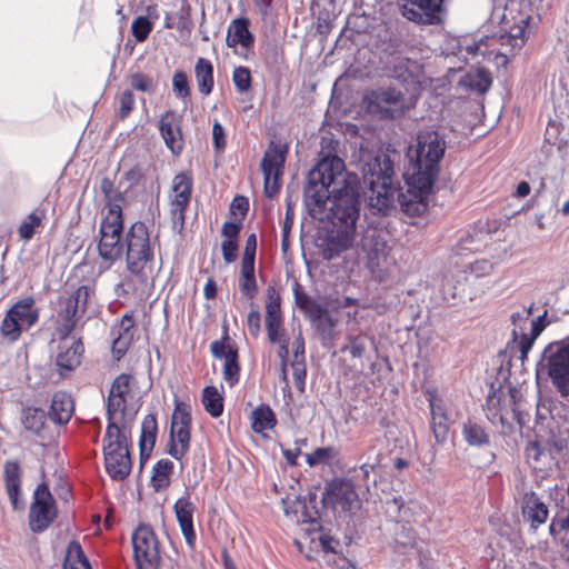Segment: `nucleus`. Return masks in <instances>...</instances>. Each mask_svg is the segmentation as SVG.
Masks as SVG:
<instances>
[{
	"label": "nucleus",
	"mask_w": 569,
	"mask_h": 569,
	"mask_svg": "<svg viewBox=\"0 0 569 569\" xmlns=\"http://www.w3.org/2000/svg\"><path fill=\"white\" fill-rule=\"evenodd\" d=\"M359 188L358 176L348 172L338 156L321 158L308 173L303 198L309 213L331 222L321 246L326 260L338 257L355 240L360 214Z\"/></svg>",
	"instance_id": "nucleus-1"
},
{
	"label": "nucleus",
	"mask_w": 569,
	"mask_h": 569,
	"mask_svg": "<svg viewBox=\"0 0 569 569\" xmlns=\"http://www.w3.org/2000/svg\"><path fill=\"white\" fill-rule=\"evenodd\" d=\"M446 148L445 137L438 131L423 130L418 133L416 159L406 174V192L393 183V163L388 156L369 161L363 168V182L371 192L370 207L387 214L393 208L397 197L406 214L421 217L426 213Z\"/></svg>",
	"instance_id": "nucleus-2"
},
{
	"label": "nucleus",
	"mask_w": 569,
	"mask_h": 569,
	"mask_svg": "<svg viewBox=\"0 0 569 569\" xmlns=\"http://www.w3.org/2000/svg\"><path fill=\"white\" fill-rule=\"evenodd\" d=\"M134 378L119 375L112 382L106 405L107 427L102 438V451L130 450L132 429L139 411L131 392Z\"/></svg>",
	"instance_id": "nucleus-3"
},
{
	"label": "nucleus",
	"mask_w": 569,
	"mask_h": 569,
	"mask_svg": "<svg viewBox=\"0 0 569 569\" xmlns=\"http://www.w3.org/2000/svg\"><path fill=\"white\" fill-rule=\"evenodd\" d=\"M126 261L130 281L136 290L144 291L153 286L154 253L146 224L134 222L126 237Z\"/></svg>",
	"instance_id": "nucleus-4"
},
{
	"label": "nucleus",
	"mask_w": 569,
	"mask_h": 569,
	"mask_svg": "<svg viewBox=\"0 0 569 569\" xmlns=\"http://www.w3.org/2000/svg\"><path fill=\"white\" fill-rule=\"evenodd\" d=\"M520 393L517 388L509 387L508 391H493L486 399V416L492 425L512 429L517 423L520 428L527 425L528 413L521 409Z\"/></svg>",
	"instance_id": "nucleus-5"
},
{
	"label": "nucleus",
	"mask_w": 569,
	"mask_h": 569,
	"mask_svg": "<svg viewBox=\"0 0 569 569\" xmlns=\"http://www.w3.org/2000/svg\"><path fill=\"white\" fill-rule=\"evenodd\" d=\"M361 249L366 252V266L372 278L380 283L387 281L396 268V261L389 254L387 232L368 227L361 238Z\"/></svg>",
	"instance_id": "nucleus-6"
},
{
	"label": "nucleus",
	"mask_w": 569,
	"mask_h": 569,
	"mask_svg": "<svg viewBox=\"0 0 569 569\" xmlns=\"http://www.w3.org/2000/svg\"><path fill=\"white\" fill-rule=\"evenodd\" d=\"M122 231V208L112 204V209L107 212L100 224L98 251L103 260L112 262L121 257L123 252Z\"/></svg>",
	"instance_id": "nucleus-7"
},
{
	"label": "nucleus",
	"mask_w": 569,
	"mask_h": 569,
	"mask_svg": "<svg viewBox=\"0 0 569 569\" xmlns=\"http://www.w3.org/2000/svg\"><path fill=\"white\" fill-rule=\"evenodd\" d=\"M131 541L137 569H160L162 562L160 542L151 526H138L131 535Z\"/></svg>",
	"instance_id": "nucleus-8"
},
{
	"label": "nucleus",
	"mask_w": 569,
	"mask_h": 569,
	"mask_svg": "<svg viewBox=\"0 0 569 569\" xmlns=\"http://www.w3.org/2000/svg\"><path fill=\"white\" fill-rule=\"evenodd\" d=\"M191 421L190 406L176 400L171 417L168 451L176 460H181L190 449Z\"/></svg>",
	"instance_id": "nucleus-9"
},
{
	"label": "nucleus",
	"mask_w": 569,
	"mask_h": 569,
	"mask_svg": "<svg viewBox=\"0 0 569 569\" xmlns=\"http://www.w3.org/2000/svg\"><path fill=\"white\" fill-rule=\"evenodd\" d=\"M57 517L54 499L46 483H39L33 491L29 508V528L33 533L46 531Z\"/></svg>",
	"instance_id": "nucleus-10"
},
{
	"label": "nucleus",
	"mask_w": 569,
	"mask_h": 569,
	"mask_svg": "<svg viewBox=\"0 0 569 569\" xmlns=\"http://www.w3.org/2000/svg\"><path fill=\"white\" fill-rule=\"evenodd\" d=\"M542 356L552 382L562 396H569V342H552Z\"/></svg>",
	"instance_id": "nucleus-11"
},
{
	"label": "nucleus",
	"mask_w": 569,
	"mask_h": 569,
	"mask_svg": "<svg viewBox=\"0 0 569 569\" xmlns=\"http://www.w3.org/2000/svg\"><path fill=\"white\" fill-rule=\"evenodd\" d=\"M171 190L173 196L170 200V218L172 229L181 232L184 228L186 212L189 207L193 179L190 172H179L173 177Z\"/></svg>",
	"instance_id": "nucleus-12"
},
{
	"label": "nucleus",
	"mask_w": 569,
	"mask_h": 569,
	"mask_svg": "<svg viewBox=\"0 0 569 569\" xmlns=\"http://www.w3.org/2000/svg\"><path fill=\"white\" fill-rule=\"evenodd\" d=\"M443 0H399L403 18L419 26L439 24L443 20Z\"/></svg>",
	"instance_id": "nucleus-13"
},
{
	"label": "nucleus",
	"mask_w": 569,
	"mask_h": 569,
	"mask_svg": "<svg viewBox=\"0 0 569 569\" xmlns=\"http://www.w3.org/2000/svg\"><path fill=\"white\" fill-rule=\"evenodd\" d=\"M210 352L213 358L223 361V379L230 388L234 387L240 379L239 355L236 343L230 340L227 327L223 328L221 339L210 343Z\"/></svg>",
	"instance_id": "nucleus-14"
},
{
	"label": "nucleus",
	"mask_w": 569,
	"mask_h": 569,
	"mask_svg": "<svg viewBox=\"0 0 569 569\" xmlns=\"http://www.w3.org/2000/svg\"><path fill=\"white\" fill-rule=\"evenodd\" d=\"M287 151V146L271 143L262 158L264 191L269 197L280 188L278 180L282 173Z\"/></svg>",
	"instance_id": "nucleus-15"
},
{
	"label": "nucleus",
	"mask_w": 569,
	"mask_h": 569,
	"mask_svg": "<svg viewBox=\"0 0 569 569\" xmlns=\"http://www.w3.org/2000/svg\"><path fill=\"white\" fill-rule=\"evenodd\" d=\"M323 500L335 509L351 511L358 503V493L351 480L336 478L326 486Z\"/></svg>",
	"instance_id": "nucleus-16"
},
{
	"label": "nucleus",
	"mask_w": 569,
	"mask_h": 569,
	"mask_svg": "<svg viewBox=\"0 0 569 569\" xmlns=\"http://www.w3.org/2000/svg\"><path fill=\"white\" fill-rule=\"evenodd\" d=\"M266 300V329L271 343L280 342L283 336L281 298L278 290L269 286Z\"/></svg>",
	"instance_id": "nucleus-17"
},
{
	"label": "nucleus",
	"mask_w": 569,
	"mask_h": 569,
	"mask_svg": "<svg viewBox=\"0 0 569 569\" xmlns=\"http://www.w3.org/2000/svg\"><path fill=\"white\" fill-rule=\"evenodd\" d=\"M58 351L53 358L52 371L57 372L60 379L69 378L71 375V343L68 338L71 335V318L66 316L64 323L58 328Z\"/></svg>",
	"instance_id": "nucleus-18"
},
{
	"label": "nucleus",
	"mask_w": 569,
	"mask_h": 569,
	"mask_svg": "<svg viewBox=\"0 0 569 569\" xmlns=\"http://www.w3.org/2000/svg\"><path fill=\"white\" fill-rule=\"evenodd\" d=\"M159 131L166 147L172 154L179 156L184 144L180 117L172 110L164 112L159 120Z\"/></svg>",
	"instance_id": "nucleus-19"
},
{
	"label": "nucleus",
	"mask_w": 569,
	"mask_h": 569,
	"mask_svg": "<svg viewBox=\"0 0 569 569\" xmlns=\"http://www.w3.org/2000/svg\"><path fill=\"white\" fill-rule=\"evenodd\" d=\"M521 513L530 525V528L537 530L549 517V509L542 499L533 490L525 491L520 500Z\"/></svg>",
	"instance_id": "nucleus-20"
},
{
	"label": "nucleus",
	"mask_w": 569,
	"mask_h": 569,
	"mask_svg": "<svg viewBox=\"0 0 569 569\" xmlns=\"http://www.w3.org/2000/svg\"><path fill=\"white\" fill-rule=\"evenodd\" d=\"M173 510L176 513L177 521L179 523V527L181 529L182 536L186 539L187 545L190 548L194 547L196 543V531L193 527V513L196 511L194 503L190 500L189 495H184L183 497L179 498L174 506Z\"/></svg>",
	"instance_id": "nucleus-21"
},
{
	"label": "nucleus",
	"mask_w": 569,
	"mask_h": 569,
	"mask_svg": "<svg viewBox=\"0 0 569 569\" xmlns=\"http://www.w3.org/2000/svg\"><path fill=\"white\" fill-rule=\"evenodd\" d=\"M375 97L380 111L391 119L401 117L407 110L406 97L397 89L382 88Z\"/></svg>",
	"instance_id": "nucleus-22"
},
{
	"label": "nucleus",
	"mask_w": 569,
	"mask_h": 569,
	"mask_svg": "<svg viewBox=\"0 0 569 569\" xmlns=\"http://www.w3.org/2000/svg\"><path fill=\"white\" fill-rule=\"evenodd\" d=\"M102 453L106 472L113 481H123L129 477L132 469L130 450L102 451Z\"/></svg>",
	"instance_id": "nucleus-23"
},
{
	"label": "nucleus",
	"mask_w": 569,
	"mask_h": 569,
	"mask_svg": "<svg viewBox=\"0 0 569 569\" xmlns=\"http://www.w3.org/2000/svg\"><path fill=\"white\" fill-rule=\"evenodd\" d=\"M6 490L16 511L24 509L26 503L21 497V468L17 461H7L4 465Z\"/></svg>",
	"instance_id": "nucleus-24"
},
{
	"label": "nucleus",
	"mask_w": 569,
	"mask_h": 569,
	"mask_svg": "<svg viewBox=\"0 0 569 569\" xmlns=\"http://www.w3.org/2000/svg\"><path fill=\"white\" fill-rule=\"evenodd\" d=\"M250 20L246 17L233 19L227 30L226 43L229 48L240 46L248 51L253 48L254 36L249 30Z\"/></svg>",
	"instance_id": "nucleus-25"
},
{
	"label": "nucleus",
	"mask_w": 569,
	"mask_h": 569,
	"mask_svg": "<svg viewBox=\"0 0 569 569\" xmlns=\"http://www.w3.org/2000/svg\"><path fill=\"white\" fill-rule=\"evenodd\" d=\"M93 289L90 282L80 286L76 292H73V330L76 329V322L83 316L94 312L93 309Z\"/></svg>",
	"instance_id": "nucleus-26"
},
{
	"label": "nucleus",
	"mask_w": 569,
	"mask_h": 569,
	"mask_svg": "<svg viewBox=\"0 0 569 569\" xmlns=\"http://www.w3.org/2000/svg\"><path fill=\"white\" fill-rule=\"evenodd\" d=\"M19 323L24 330L30 329L39 319V310L34 308V300L32 297H26L16 302L10 309Z\"/></svg>",
	"instance_id": "nucleus-27"
},
{
	"label": "nucleus",
	"mask_w": 569,
	"mask_h": 569,
	"mask_svg": "<svg viewBox=\"0 0 569 569\" xmlns=\"http://www.w3.org/2000/svg\"><path fill=\"white\" fill-rule=\"evenodd\" d=\"M49 417L59 425L68 423L71 419V395L59 391L53 395Z\"/></svg>",
	"instance_id": "nucleus-28"
},
{
	"label": "nucleus",
	"mask_w": 569,
	"mask_h": 569,
	"mask_svg": "<svg viewBox=\"0 0 569 569\" xmlns=\"http://www.w3.org/2000/svg\"><path fill=\"white\" fill-rule=\"evenodd\" d=\"M194 76L199 92L203 96L210 94L214 86L212 63L206 58H198Z\"/></svg>",
	"instance_id": "nucleus-29"
},
{
	"label": "nucleus",
	"mask_w": 569,
	"mask_h": 569,
	"mask_svg": "<svg viewBox=\"0 0 569 569\" xmlns=\"http://www.w3.org/2000/svg\"><path fill=\"white\" fill-rule=\"evenodd\" d=\"M292 291L295 305L309 320L312 317H319V315H321L323 306L306 293L299 282H295Z\"/></svg>",
	"instance_id": "nucleus-30"
},
{
	"label": "nucleus",
	"mask_w": 569,
	"mask_h": 569,
	"mask_svg": "<svg viewBox=\"0 0 569 569\" xmlns=\"http://www.w3.org/2000/svg\"><path fill=\"white\" fill-rule=\"evenodd\" d=\"M546 316L547 311L542 316L537 317L531 320V330L530 333L521 332L518 341V347L520 351V359L525 361L528 356V352L533 346L535 340L540 336V333L546 328Z\"/></svg>",
	"instance_id": "nucleus-31"
},
{
	"label": "nucleus",
	"mask_w": 569,
	"mask_h": 569,
	"mask_svg": "<svg viewBox=\"0 0 569 569\" xmlns=\"http://www.w3.org/2000/svg\"><path fill=\"white\" fill-rule=\"evenodd\" d=\"M460 84L468 88L470 91L483 94L490 89L492 78L488 70L478 69L476 72H469L462 77Z\"/></svg>",
	"instance_id": "nucleus-32"
},
{
	"label": "nucleus",
	"mask_w": 569,
	"mask_h": 569,
	"mask_svg": "<svg viewBox=\"0 0 569 569\" xmlns=\"http://www.w3.org/2000/svg\"><path fill=\"white\" fill-rule=\"evenodd\" d=\"M461 432L465 441L471 447H485L490 443L486 429L470 419L462 423Z\"/></svg>",
	"instance_id": "nucleus-33"
},
{
	"label": "nucleus",
	"mask_w": 569,
	"mask_h": 569,
	"mask_svg": "<svg viewBox=\"0 0 569 569\" xmlns=\"http://www.w3.org/2000/svg\"><path fill=\"white\" fill-rule=\"evenodd\" d=\"M395 550L405 553L407 549L416 546L417 533L415 529L405 522H397L393 530Z\"/></svg>",
	"instance_id": "nucleus-34"
},
{
	"label": "nucleus",
	"mask_w": 569,
	"mask_h": 569,
	"mask_svg": "<svg viewBox=\"0 0 569 569\" xmlns=\"http://www.w3.org/2000/svg\"><path fill=\"white\" fill-rule=\"evenodd\" d=\"M277 419L268 405H260L251 412V428L257 433L273 429Z\"/></svg>",
	"instance_id": "nucleus-35"
},
{
	"label": "nucleus",
	"mask_w": 569,
	"mask_h": 569,
	"mask_svg": "<svg viewBox=\"0 0 569 569\" xmlns=\"http://www.w3.org/2000/svg\"><path fill=\"white\" fill-rule=\"evenodd\" d=\"M174 465L169 459H160L152 469L151 486L154 491H161L170 486Z\"/></svg>",
	"instance_id": "nucleus-36"
},
{
	"label": "nucleus",
	"mask_w": 569,
	"mask_h": 569,
	"mask_svg": "<svg viewBox=\"0 0 569 569\" xmlns=\"http://www.w3.org/2000/svg\"><path fill=\"white\" fill-rule=\"evenodd\" d=\"M158 423L154 415H147L141 422L139 449L142 452L152 451L157 440Z\"/></svg>",
	"instance_id": "nucleus-37"
},
{
	"label": "nucleus",
	"mask_w": 569,
	"mask_h": 569,
	"mask_svg": "<svg viewBox=\"0 0 569 569\" xmlns=\"http://www.w3.org/2000/svg\"><path fill=\"white\" fill-rule=\"evenodd\" d=\"M201 402L203 405L204 410L212 417L218 418L222 415L224 406H223V396L217 387L207 386L202 390Z\"/></svg>",
	"instance_id": "nucleus-38"
},
{
	"label": "nucleus",
	"mask_w": 569,
	"mask_h": 569,
	"mask_svg": "<svg viewBox=\"0 0 569 569\" xmlns=\"http://www.w3.org/2000/svg\"><path fill=\"white\" fill-rule=\"evenodd\" d=\"M46 412L40 408L28 407L23 409L21 422L24 429L33 435H39L46 423Z\"/></svg>",
	"instance_id": "nucleus-39"
},
{
	"label": "nucleus",
	"mask_w": 569,
	"mask_h": 569,
	"mask_svg": "<svg viewBox=\"0 0 569 569\" xmlns=\"http://www.w3.org/2000/svg\"><path fill=\"white\" fill-rule=\"evenodd\" d=\"M44 213L42 210H33L19 227V236L21 239L29 241L42 221Z\"/></svg>",
	"instance_id": "nucleus-40"
},
{
	"label": "nucleus",
	"mask_w": 569,
	"mask_h": 569,
	"mask_svg": "<svg viewBox=\"0 0 569 569\" xmlns=\"http://www.w3.org/2000/svg\"><path fill=\"white\" fill-rule=\"evenodd\" d=\"M100 192L103 194L106 207L108 211L112 209V204L121 207L123 198L120 192L116 189L114 183L109 178H102L99 186Z\"/></svg>",
	"instance_id": "nucleus-41"
},
{
	"label": "nucleus",
	"mask_w": 569,
	"mask_h": 569,
	"mask_svg": "<svg viewBox=\"0 0 569 569\" xmlns=\"http://www.w3.org/2000/svg\"><path fill=\"white\" fill-rule=\"evenodd\" d=\"M1 333L4 338L9 339L10 341H17L24 328L19 323L17 318L11 315V311L8 310L2 323H1Z\"/></svg>",
	"instance_id": "nucleus-42"
},
{
	"label": "nucleus",
	"mask_w": 569,
	"mask_h": 569,
	"mask_svg": "<svg viewBox=\"0 0 569 569\" xmlns=\"http://www.w3.org/2000/svg\"><path fill=\"white\" fill-rule=\"evenodd\" d=\"M430 426L436 441L438 443H445L450 428L449 416L431 417Z\"/></svg>",
	"instance_id": "nucleus-43"
},
{
	"label": "nucleus",
	"mask_w": 569,
	"mask_h": 569,
	"mask_svg": "<svg viewBox=\"0 0 569 569\" xmlns=\"http://www.w3.org/2000/svg\"><path fill=\"white\" fill-rule=\"evenodd\" d=\"M341 352H349L352 358H361L366 351V336L348 335L347 343L341 347Z\"/></svg>",
	"instance_id": "nucleus-44"
},
{
	"label": "nucleus",
	"mask_w": 569,
	"mask_h": 569,
	"mask_svg": "<svg viewBox=\"0 0 569 569\" xmlns=\"http://www.w3.org/2000/svg\"><path fill=\"white\" fill-rule=\"evenodd\" d=\"M152 22L143 16L137 17L131 24V32L137 42H143L152 31Z\"/></svg>",
	"instance_id": "nucleus-45"
},
{
	"label": "nucleus",
	"mask_w": 569,
	"mask_h": 569,
	"mask_svg": "<svg viewBox=\"0 0 569 569\" xmlns=\"http://www.w3.org/2000/svg\"><path fill=\"white\" fill-rule=\"evenodd\" d=\"M295 212L290 204H288L286 210L284 220L281 226V251L283 256H287L290 248V232L293 227Z\"/></svg>",
	"instance_id": "nucleus-46"
},
{
	"label": "nucleus",
	"mask_w": 569,
	"mask_h": 569,
	"mask_svg": "<svg viewBox=\"0 0 569 569\" xmlns=\"http://www.w3.org/2000/svg\"><path fill=\"white\" fill-rule=\"evenodd\" d=\"M310 322L322 336H331L335 327V320L327 308L323 307L321 315H319V317H312Z\"/></svg>",
	"instance_id": "nucleus-47"
},
{
	"label": "nucleus",
	"mask_w": 569,
	"mask_h": 569,
	"mask_svg": "<svg viewBox=\"0 0 569 569\" xmlns=\"http://www.w3.org/2000/svg\"><path fill=\"white\" fill-rule=\"evenodd\" d=\"M172 90L177 98L186 100L190 97L191 91L188 82L187 74L178 70L172 77Z\"/></svg>",
	"instance_id": "nucleus-48"
},
{
	"label": "nucleus",
	"mask_w": 569,
	"mask_h": 569,
	"mask_svg": "<svg viewBox=\"0 0 569 569\" xmlns=\"http://www.w3.org/2000/svg\"><path fill=\"white\" fill-rule=\"evenodd\" d=\"M426 398L429 403L430 418L439 416H448L447 407L443 399L438 395L436 389H428Z\"/></svg>",
	"instance_id": "nucleus-49"
},
{
	"label": "nucleus",
	"mask_w": 569,
	"mask_h": 569,
	"mask_svg": "<svg viewBox=\"0 0 569 569\" xmlns=\"http://www.w3.org/2000/svg\"><path fill=\"white\" fill-rule=\"evenodd\" d=\"M232 81L239 92H246L251 87V73L247 67H237L232 72Z\"/></svg>",
	"instance_id": "nucleus-50"
},
{
	"label": "nucleus",
	"mask_w": 569,
	"mask_h": 569,
	"mask_svg": "<svg viewBox=\"0 0 569 569\" xmlns=\"http://www.w3.org/2000/svg\"><path fill=\"white\" fill-rule=\"evenodd\" d=\"M335 456V449L332 447L317 448L312 453L307 456V463L310 467L327 463Z\"/></svg>",
	"instance_id": "nucleus-51"
},
{
	"label": "nucleus",
	"mask_w": 569,
	"mask_h": 569,
	"mask_svg": "<svg viewBox=\"0 0 569 569\" xmlns=\"http://www.w3.org/2000/svg\"><path fill=\"white\" fill-rule=\"evenodd\" d=\"M73 569H93V562L82 547L73 540Z\"/></svg>",
	"instance_id": "nucleus-52"
},
{
	"label": "nucleus",
	"mask_w": 569,
	"mask_h": 569,
	"mask_svg": "<svg viewBox=\"0 0 569 569\" xmlns=\"http://www.w3.org/2000/svg\"><path fill=\"white\" fill-rule=\"evenodd\" d=\"M134 108V96L131 90H124L119 96V118L126 119Z\"/></svg>",
	"instance_id": "nucleus-53"
},
{
	"label": "nucleus",
	"mask_w": 569,
	"mask_h": 569,
	"mask_svg": "<svg viewBox=\"0 0 569 569\" xmlns=\"http://www.w3.org/2000/svg\"><path fill=\"white\" fill-rule=\"evenodd\" d=\"M130 84L132 89L142 92H150L153 90L152 79L149 76L141 72L131 74Z\"/></svg>",
	"instance_id": "nucleus-54"
},
{
	"label": "nucleus",
	"mask_w": 569,
	"mask_h": 569,
	"mask_svg": "<svg viewBox=\"0 0 569 569\" xmlns=\"http://www.w3.org/2000/svg\"><path fill=\"white\" fill-rule=\"evenodd\" d=\"M292 377H293V383L296 388L303 392L306 388V377H307V370L305 361L297 360L292 362Z\"/></svg>",
	"instance_id": "nucleus-55"
},
{
	"label": "nucleus",
	"mask_w": 569,
	"mask_h": 569,
	"mask_svg": "<svg viewBox=\"0 0 569 569\" xmlns=\"http://www.w3.org/2000/svg\"><path fill=\"white\" fill-rule=\"evenodd\" d=\"M239 288L243 296H246L248 299H253L258 292L256 277H240Z\"/></svg>",
	"instance_id": "nucleus-56"
},
{
	"label": "nucleus",
	"mask_w": 569,
	"mask_h": 569,
	"mask_svg": "<svg viewBox=\"0 0 569 569\" xmlns=\"http://www.w3.org/2000/svg\"><path fill=\"white\" fill-rule=\"evenodd\" d=\"M212 141L213 147L217 152H221L224 150L227 140H226V131L222 124L218 121H214L212 126Z\"/></svg>",
	"instance_id": "nucleus-57"
},
{
	"label": "nucleus",
	"mask_w": 569,
	"mask_h": 569,
	"mask_svg": "<svg viewBox=\"0 0 569 569\" xmlns=\"http://www.w3.org/2000/svg\"><path fill=\"white\" fill-rule=\"evenodd\" d=\"M525 453L528 462L533 463V467L537 468V463L543 456V449L538 441H530L526 447Z\"/></svg>",
	"instance_id": "nucleus-58"
},
{
	"label": "nucleus",
	"mask_w": 569,
	"mask_h": 569,
	"mask_svg": "<svg viewBox=\"0 0 569 569\" xmlns=\"http://www.w3.org/2000/svg\"><path fill=\"white\" fill-rule=\"evenodd\" d=\"M223 260L227 263L234 262L237 259L238 240H223L221 243Z\"/></svg>",
	"instance_id": "nucleus-59"
},
{
	"label": "nucleus",
	"mask_w": 569,
	"mask_h": 569,
	"mask_svg": "<svg viewBox=\"0 0 569 569\" xmlns=\"http://www.w3.org/2000/svg\"><path fill=\"white\" fill-rule=\"evenodd\" d=\"M133 339L124 336H117L112 341V352L119 359L121 358L128 350Z\"/></svg>",
	"instance_id": "nucleus-60"
},
{
	"label": "nucleus",
	"mask_w": 569,
	"mask_h": 569,
	"mask_svg": "<svg viewBox=\"0 0 569 569\" xmlns=\"http://www.w3.org/2000/svg\"><path fill=\"white\" fill-rule=\"evenodd\" d=\"M249 210V200L244 196H236L230 204V211L232 214L239 213L241 219L244 218Z\"/></svg>",
	"instance_id": "nucleus-61"
},
{
	"label": "nucleus",
	"mask_w": 569,
	"mask_h": 569,
	"mask_svg": "<svg viewBox=\"0 0 569 569\" xmlns=\"http://www.w3.org/2000/svg\"><path fill=\"white\" fill-rule=\"evenodd\" d=\"M247 326L251 336L258 337L261 331V315L258 310H251L247 317Z\"/></svg>",
	"instance_id": "nucleus-62"
},
{
	"label": "nucleus",
	"mask_w": 569,
	"mask_h": 569,
	"mask_svg": "<svg viewBox=\"0 0 569 569\" xmlns=\"http://www.w3.org/2000/svg\"><path fill=\"white\" fill-rule=\"evenodd\" d=\"M242 224L239 222L226 221L221 229V234L226 238L224 240H237L241 231Z\"/></svg>",
	"instance_id": "nucleus-63"
},
{
	"label": "nucleus",
	"mask_w": 569,
	"mask_h": 569,
	"mask_svg": "<svg viewBox=\"0 0 569 569\" xmlns=\"http://www.w3.org/2000/svg\"><path fill=\"white\" fill-rule=\"evenodd\" d=\"M405 64V62H401L395 67V78H397L399 81L403 83H417L418 80Z\"/></svg>",
	"instance_id": "nucleus-64"
}]
</instances>
